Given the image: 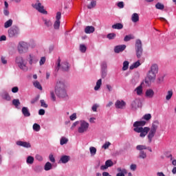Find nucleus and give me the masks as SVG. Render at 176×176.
<instances>
[{"instance_id": "1", "label": "nucleus", "mask_w": 176, "mask_h": 176, "mask_svg": "<svg viewBox=\"0 0 176 176\" xmlns=\"http://www.w3.org/2000/svg\"><path fill=\"white\" fill-rule=\"evenodd\" d=\"M146 124V121H136L133 123V131L135 133H140V137L141 138H145V136L148 134L147 138L148 140V142H152V140L153 137H155V134H156V131H157V129H159V121L155 120L152 123L151 127H143Z\"/></svg>"}, {"instance_id": "2", "label": "nucleus", "mask_w": 176, "mask_h": 176, "mask_svg": "<svg viewBox=\"0 0 176 176\" xmlns=\"http://www.w3.org/2000/svg\"><path fill=\"white\" fill-rule=\"evenodd\" d=\"M54 90L55 94L58 98H67L68 97L67 86H65L64 81L58 80L56 82Z\"/></svg>"}, {"instance_id": "3", "label": "nucleus", "mask_w": 176, "mask_h": 176, "mask_svg": "<svg viewBox=\"0 0 176 176\" xmlns=\"http://www.w3.org/2000/svg\"><path fill=\"white\" fill-rule=\"evenodd\" d=\"M157 72H159V67L157 65H152L146 74L145 80L146 85L151 86V85L156 80V75H157Z\"/></svg>"}, {"instance_id": "4", "label": "nucleus", "mask_w": 176, "mask_h": 176, "mask_svg": "<svg viewBox=\"0 0 176 176\" xmlns=\"http://www.w3.org/2000/svg\"><path fill=\"white\" fill-rule=\"evenodd\" d=\"M15 64L24 72L28 71V66H27V62L24 60V58L21 56H18L15 58Z\"/></svg>"}, {"instance_id": "5", "label": "nucleus", "mask_w": 176, "mask_h": 176, "mask_svg": "<svg viewBox=\"0 0 176 176\" xmlns=\"http://www.w3.org/2000/svg\"><path fill=\"white\" fill-rule=\"evenodd\" d=\"M31 44L25 41H20L17 45V51L19 54L28 53Z\"/></svg>"}, {"instance_id": "6", "label": "nucleus", "mask_w": 176, "mask_h": 176, "mask_svg": "<svg viewBox=\"0 0 176 176\" xmlns=\"http://www.w3.org/2000/svg\"><path fill=\"white\" fill-rule=\"evenodd\" d=\"M89 127H90V124H89V122L84 120H80V124L78 127V133H79V134H85V133H87Z\"/></svg>"}, {"instance_id": "7", "label": "nucleus", "mask_w": 176, "mask_h": 176, "mask_svg": "<svg viewBox=\"0 0 176 176\" xmlns=\"http://www.w3.org/2000/svg\"><path fill=\"white\" fill-rule=\"evenodd\" d=\"M135 49L138 58H141V57H142V53L144 52V50L142 49V41H141V40L137 39L135 41Z\"/></svg>"}, {"instance_id": "8", "label": "nucleus", "mask_w": 176, "mask_h": 176, "mask_svg": "<svg viewBox=\"0 0 176 176\" xmlns=\"http://www.w3.org/2000/svg\"><path fill=\"white\" fill-rule=\"evenodd\" d=\"M60 63L61 60L58 58L57 61V66L55 67L56 72H58L60 69L65 72H67L69 69V65L68 64V62H63L61 65Z\"/></svg>"}, {"instance_id": "9", "label": "nucleus", "mask_w": 176, "mask_h": 176, "mask_svg": "<svg viewBox=\"0 0 176 176\" xmlns=\"http://www.w3.org/2000/svg\"><path fill=\"white\" fill-rule=\"evenodd\" d=\"M20 34V29L16 26L10 28L8 30V36L10 38H17Z\"/></svg>"}, {"instance_id": "10", "label": "nucleus", "mask_w": 176, "mask_h": 176, "mask_svg": "<svg viewBox=\"0 0 176 176\" xmlns=\"http://www.w3.org/2000/svg\"><path fill=\"white\" fill-rule=\"evenodd\" d=\"M26 61H28L30 65H34V64H36V63L39 61V59L35 54L30 53L26 56Z\"/></svg>"}, {"instance_id": "11", "label": "nucleus", "mask_w": 176, "mask_h": 176, "mask_svg": "<svg viewBox=\"0 0 176 176\" xmlns=\"http://www.w3.org/2000/svg\"><path fill=\"white\" fill-rule=\"evenodd\" d=\"M32 8L34 9H36V10H38L40 13H43V14H47V11L45 10V7L42 6V3H36L32 4Z\"/></svg>"}, {"instance_id": "12", "label": "nucleus", "mask_w": 176, "mask_h": 176, "mask_svg": "<svg viewBox=\"0 0 176 176\" xmlns=\"http://www.w3.org/2000/svg\"><path fill=\"white\" fill-rule=\"evenodd\" d=\"M61 19V12H58L56 13V21L54 23V30H59L60 29V20Z\"/></svg>"}, {"instance_id": "13", "label": "nucleus", "mask_w": 176, "mask_h": 176, "mask_svg": "<svg viewBox=\"0 0 176 176\" xmlns=\"http://www.w3.org/2000/svg\"><path fill=\"white\" fill-rule=\"evenodd\" d=\"M115 107L117 109H123L126 107V102L124 100H117L115 103Z\"/></svg>"}, {"instance_id": "14", "label": "nucleus", "mask_w": 176, "mask_h": 176, "mask_svg": "<svg viewBox=\"0 0 176 176\" xmlns=\"http://www.w3.org/2000/svg\"><path fill=\"white\" fill-rule=\"evenodd\" d=\"M1 98L5 101H11L12 97L9 95V93L6 91H3L0 94Z\"/></svg>"}, {"instance_id": "15", "label": "nucleus", "mask_w": 176, "mask_h": 176, "mask_svg": "<svg viewBox=\"0 0 176 176\" xmlns=\"http://www.w3.org/2000/svg\"><path fill=\"white\" fill-rule=\"evenodd\" d=\"M16 144L18 146H22L23 148H31V144L28 142L17 141Z\"/></svg>"}, {"instance_id": "16", "label": "nucleus", "mask_w": 176, "mask_h": 176, "mask_svg": "<svg viewBox=\"0 0 176 176\" xmlns=\"http://www.w3.org/2000/svg\"><path fill=\"white\" fill-rule=\"evenodd\" d=\"M140 104L141 101L140 100V99H135L133 101H132L131 107L132 109H137V108H140Z\"/></svg>"}, {"instance_id": "17", "label": "nucleus", "mask_w": 176, "mask_h": 176, "mask_svg": "<svg viewBox=\"0 0 176 176\" xmlns=\"http://www.w3.org/2000/svg\"><path fill=\"white\" fill-rule=\"evenodd\" d=\"M154 96H155V91H153V89H146L145 92V97H146V98H153Z\"/></svg>"}, {"instance_id": "18", "label": "nucleus", "mask_w": 176, "mask_h": 176, "mask_svg": "<svg viewBox=\"0 0 176 176\" xmlns=\"http://www.w3.org/2000/svg\"><path fill=\"white\" fill-rule=\"evenodd\" d=\"M126 49V45H117L114 47L115 53H120Z\"/></svg>"}, {"instance_id": "19", "label": "nucleus", "mask_w": 176, "mask_h": 176, "mask_svg": "<svg viewBox=\"0 0 176 176\" xmlns=\"http://www.w3.org/2000/svg\"><path fill=\"white\" fill-rule=\"evenodd\" d=\"M22 113L25 118H30L31 116V113H30V110L28 107H23L22 108Z\"/></svg>"}, {"instance_id": "20", "label": "nucleus", "mask_w": 176, "mask_h": 176, "mask_svg": "<svg viewBox=\"0 0 176 176\" xmlns=\"http://www.w3.org/2000/svg\"><path fill=\"white\" fill-rule=\"evenodd\" d=\"M96 31V28H94V26H87L85 28V34H93Z\"/></svg>"}, {"instance_id": "21", "label": "nucleus", "mask_w": 176, "mask_h": 176, "mask_svg": "<svg viewBox=\"0 0 176 176\" xmlns=\"http://www.w3.org/2000/svg\"><path fill=\"white\" fill-rule=\"evenodd\" d=\"M136 149L137 151H144L145 149H148V151H149L150 152H152V148H151V147H147L145 145H138L136 146Z\"/></svg>"}, {"instance_id": "22", "label": "nucleus", "mask_w": 176, "mask_h": 176, "mask_svg": "<svg viewBox=\"0 0 176 176\" xmlns=\"http://www.w3.org/2000/svg\"><path fill=\"white\" fill-rule=\"evenodd\" d=\"M68 162H69V156L63 155L60 157L59 163H63L64 164H65V163H68Z\"/></svg>"}, {"instance_id": "23", "label": "nucleus", "mask_w": 176, "mask_h": 176, "mask_svg": "<svg viewBox=\"0 0 176 176\" xmlns=\"http://www.w3.org/2000/svg\"><path fill=\"white\" fill-rule=\"evenodd\" d=\"M117 170L119 172L117 173L116 176H124V174H127V170L126 169H122V168H118Z\"/></svg>"}, {"instance_id": "24", "label": "nucleus", "mask_w": 176, "mask_h": 176, "mask_svg": "<svg viewBox=\"0 0 176 176\" xmlns=\"http://www.w3.org/2000/svg\"><path fill=\"white\" fill-rule=\"evenodd\" d=\"M97 6V1L91 0V3L87 6V9H94Z\"/></svg>"}, {"instance_id": "25", "label": "nucleus", "mask_w": 176, "mask_h": 176, "mask_svg": "<svg viewBox=\"0 0 176 176\" xmlns=\"http://www.w3.org/2000/svg\"><path fill=\"white\" fill-rule=\"evenodd\" d=\"M131 21L133 23H138V21H140V16H138V14L133 13L131 16Z\"/></svg>"}, {"instance_id": "26", "label": "nucleus", "mask_w": 176, "mask_h": 176, "mask_svg": "<svg viewBox=\"0 0 176 176\" xmlns=\"http://www.w3.org/2000/svg\"><path fill=\"white\" fill-rule=\"evenodd\" d=\"M101 85H102V79L98 80V81L96 82V85L94 87L95 91H98V90H100L101 87Z\"/></svg>"}, {"instance_id": "27", "label": "nucleus", "mask_w": 176, "mask_h": 176, "mask_svg": "<svg viewBox=\"0 0 176 176\" xmlns=\"http://www.w3.org/2000/svg\"><path fill=\"white\" fill-rule=\"evenodd\" d=\"M135 91L136 92L138 96H142V93H143L142 86L140 85L138 87H136L135 89Z\"/></svg>"}, {"instance_id": "28", "label": "nucleus", "mask_w": 176, "mask_h": 176, "mask_svg": "<svg viewBox=\"0 0 176 176\" xmlns=\"http://www.w3.org/2000/svg\"><path fill=\"white\" fill-rule=\"evenodd\" d=\"M20 100L19 99H14L12 100V105H14L15 106V108H16V109H20Z\"/></svg>"}, {"instance_id": "29", "label": "nucleus", "mask_w": 176, "mask_h": 176, "mask_svg": "<svg viewBox=\"0 0 176 176\" xmlns=\"http://www.w3.org/2000/svg\"><path fill=\"white\" fill-rule=\"evenodd\" d=\"M113 30H122L123 29V24L122 23H116L112 25Z\"/></svg>"}, {"instance_id": "30", "label": "nucleus", "mask_w": 176, "mask_h": 176, "mask_svg": "<svg viewBox=\"0 0 176 176\" xmlns=\"http://www.w3.org/2000/svg\"><path fill=\"white\" fill-rule=\"evenodd\" d=\"M33 170L35 171V173H41L43 170V168L42 166L36 165L33 167Z\"/></svg>"}, {"instance_id": "31", "label": "nucleus", "mask_w": 176, "mask_h": 176, "mask_svg": "<svg viewBox=\"0 0 176 176\" xmlns=\"http://www.w3.org/2000/svg\"><path fill=\"white\" fill-rule=\"evenodd\" d=\"M141 65V63H140V60H138L135 63H133L131 66H130V69H134V68H138Z\"/></svg>"}, {"instance_id": "32", "label": "nucleus", "mask_w": 176, "mask_h": 176, "mask_svg": "<svg viewBox=\"0 0 176 176\" xmlns=\"http://www.w3.org/2000/svg\"><path fill=\"white\" fill-rule=\"evenodd\" d=\"M13 24V20L9 19L4 23V28H9V27H12Z\"/></svg>"}, {"instance_id": "33", "label": "nucleus", "mask_w": 176, "mask_h": 176, "mask_svg": "<svg viewBox=\"0 0 176 176\" xmlns=\"http://www.w3.org/2000/svg\"><path fill=\"white\" fill-rule=\"evenodd\" d=\"M43 22L45 25H46V27H47L48 28L53 25V23H52V21L49 19H43Z\"/></svg>"}, {"instance_id": "34", "label": "nucleus", "mask_w": 176, "mask_h": 176, "mask_svg": "<svg viewBox=\"0 0 176 176\" xmlns=\"http://www.w3.org/2000/svg\"><path fill=\"white\" fill-rule=\"evenodd\" d=\"M33 85L34 86V87H36V89H38V90H42V85H41V83L38 80L33 82Z\"/></svg>"}, {"instance_id": "35", "label": "nucleus", "mask_w": 176, "mask_h": 176, "mask_svg": "<svg viewBox=\"0 0 176 176\" xmlns=\"http://www.w3.org/2000/svg\"><path fill=\"white\" fill-rule=\"evenodd\" d=\"M52 164L48 162H47V163L45 164V166H44V170H45V171H49V170H52Z\"/></svg>"}, {"instance_id": "36", "label": "nucleus", "mask_w": 176, "mask_h": 176, "mask_svg": "<svg viewBox=\"0 0 176 176\" xmlns=\"http://www.w3.org/2000/svg\"><path fill=\"white\" fill-rule=\"evenodd\" d=\"M171 97H173V90H169L167 92V95L166 96V100L170 101V100H171Z\"/></svg>"}, {"instance_id": "37", "label": "nucleus", "mask_w": 176, "mask_h": 176, "mask_svg": "<svg viewBox=\"0 0 176 176\" xmlns=\"http://www.w3.org/2000/svg\"><path fill=\"white\" fill-rule=\"evenodd\" d=\"M33 130L34 131H41V125H39L37 123H34L33 124Z\"/></svg>"}, {"instance_id": "38", "label": "nucleus", "mask_w": 176, "mask_h": 176, "mask_svg": "<svg viewBox=\"0 0 176 176\" xmlns=\"http://www.w3.org/2000/svg\"><path fill=\"white\" fill-rule=\"evenodd\" d=\"M156 9H158V10H163L164 9V5L162 3H157L155 4Z\"/></svg>"}, {"instance_id": "39", "label": "nucleus", "mask_w": 176, "mask_h": 176, "mask_svg": "<svg viewBox=\"0 0 176 176\" xmlns=\"http://www.w3.org/2000/svg\"><path fill=\"white\" fill-rule=\"evenodd\" d=\"M129 69V61L125 60L123 63L122 71H127Z\"/></svg>"}, {"instance_id": "40", "label": "nucleus", "mask_w": 176, "mask_h": 176, "mask_svg": "<svg viewBox=\"0 0 176 176\" xmlns=\"http://www.w3.org/2000/svg\"><path fill=\"white\" fill-rule=\"evenodd\" d=\"M26 162L28 163V164H32L34 163V157L28 156L26 160Z\"/></svg>"}, {"instance_id": "41", "label": "nucleus", "mask_w": 176, "mask_h": 176, "mask_svg": "<svg viewBox=\"0 0 176 176\" xmlns=\"http://www.w3.org/2000/svg\"><path fill=\"white\" fill-rule=\"evenodd\" d=\"M111 145V142H105L104 144L102 146V149H108Z\"/></svg>"}, {"instance_id": "42", "label": "nucleus", "mask_w": 176, "mask_h": 176, "mask_svg": "<svg viewBox=\"0 0 176 176\" xmlns=\"http://www.w3.org/2000/svg\"><path fill=\"white\" fill-rule=\"evenodd\" d=\"M107 38L109 40L115 39V38H116V34L109 33L107 34Z\"/></svg>"}, {"instance_id": "43", "label": "nucleus", "mask_w": 176, "mask_h": 176, "mask_svg": "<svg viewBox=\"0 0 176 176\" xmlns=\"http://www.w3.org/2000/svg\"><path fill=\"white\" fill-rule=\"evenodd\" d=\"M86 50H87V47H86V45L83 44L80 45V52H81V53H86Z\"/></svg>"}, {"instance_id": "44", "label": "nucleus", "mask_w": 176, "mask_h": 176, "mask_svg": "<svg viewBox=\"0 0 176 176\" xmlns=\"http://www.w3.org/2000/svg\"><path fill=\"white\" fill-rule=\"evenodd\" d=\"M89 152L91 155H96V153H97V148H96L94 146H91L89 148Z\"/></svg>"}, {"instance_id": "45", "label": "nucleus", "mask_w": 176, "mask_h": 176, "mask_svg": "<svg viewBox=\"0 0 176 176\" xmlns=\"http://www.w3.org/2000/svg\"><path fill=\"white\" fill-rule=\"evenodd\" d=\"M131 39H134V37H133V36H131V34L126 35L124 38V42H129V41H131Z\"/></svg>"}, {"instance_id": "46", "label": "nucleus", "mask_w": 176, "mask_h": 176, "mask_svg": "<svg viewBox=\"0 0 176 176\" xmlns=\"http://www.w3.org/2000/svg\"><path fill=\"white\" fill-rule=\"evenodd\" d=\"M50 98L52 101H56V94H54V91H50Z\"/></svg>"}, {"instance_id": "47", "label": "nucleus", "mask_w": 176, "mask_h": 176, "mask_svg": "<svg viewBox=\"0 0 176 176\" xmlns=\"http://www.w3.org/2000/svg\"><path fill=\"white\" fill-rule=\"evenodd\" d=\"M143 119H144V120H151V119H152V116L151 115V113L145 114V115L143 116Z\"/></svg>"}, {"instance_id": "48", "label": "nucleus", "mask_w": 176, "mask_h": 176, "mask_svg": "<svg viewBox=\"0 0 176 176\" xmlns=\"http://www.w3.org/2000/svg\"><path fill=\"white\" fill-rule=\"evenodd\" d=\"M105 164L108 166V167H112V166H113V162H112V160H108L105 162Z\"/></svg>"}, {"instance_id": "49", "label": "nucleus", "mask_w": 176, "mask_h": 176, "mask_svg": "<svg viewBox=\"0 0 176 176\" xmlns=\"http://www.w3.org/2000/svg\"><path fill=\"white\" fill-rule=\"evenodd\" d=\"M107 62L104 61L101 64V70L107 71Z\"/></svg>"}, {"instance_id": "50", "label": "nucleus", "mask_w": 176, "mask_h": 176, "mask_svg": "<svg viewBox=\"0 0 176 176\" xmlns=\"http://www.w3.org/2000/svg\"><path fill=\"white\" fill-rule=\"evenodd\" d=\"M68 142V140L66 138H62L60 139V145H65Z\"/></svg>"}, {"instance_id": "51", "label": "nucleus", "mask_w": 176, "mask_h": 176, "mask_svg": "<svg viewBox=\"0 0 176 176\" xmlns=\"http://www.w3.org/2000/svg\"><path fill=\"white\" fill-rule=\"evenodd\" d=\"M40 102L43 108H47L48 105L46 104V102H45V100H41Z\"/></svg>"}, {"instance_id": "52", "label": "nucleus", "mask_w": 176, "mask_h": 176, "mask_svg": "<svg viewBox=\"0 0 176 176\" xmlns=\"http://www.w3.org/2000/svg\"><path fill=\"white\" fill-rule=\"evenodd\" d=\"M45 63H46V58L45 56H43L41 58V59L39 60V64H40V65H43V64H45Z\"/></svg>"}, {"instance_id": "53", "label": "nucleus", "mask_w": 176, "mask_h": 176, "mask_svg": "<svg viewBox=\"0 0 176 176\" xmlns=\"http://www.w3.org/2000/svg\"><path fill=\"white\" fill-rule=\"evenodd\" d=\"M117 6H118L120 9H123V8H124V3L123 1H120L118 3Z\"/></svg>"}, {"instance_id": "54", "label": "nucleus", "mask_w": 176, "mask_h": 176, "mask_svg": "<svg viewBox=\"0 0 176 176\" xmlns=\"http://www.w3.org/2000/svg\"><path fill=\"white\" fill-rule=\"evenodd\" d=\"M80 121H76L75 122L73 123V124L71 126V130H74V128L76 127V126H79Z\"/></svg>"}, {"instance_id": "55", "label": "nucleus", "mask_w": 176, "mask_h": 176, "mask_svg": "<svg viewBox=\"0 0 176 176\" xmlns=\"http://www.w3.org/2000/svg\"><path fill=\"white\" fill-rule=\"evenodd\" d=\"M39 100V95L36 96L34 98L32 99L31 104H35Z\"/></svg>"}, {"instance_id": "56", "label": "nucleus", "mask_w": 176, "mask_h": 176, "mask_svg": "<svg viewBox=\"0 0 176 176\" xmlns=\"http://www.w3.org/2000/svg\"><path fill=\"white\" fill-rule=\"evenodd\" d=\"M130 169L132 171H135L137 170V165L135 164H132L130 166Z\"/></svg>"}, {"instance_id": "57", "label": "nucleus", "mask_w": 176, "mask_h": 176, "mask_svg": "<svg viewBox=\"0 0 176 176\" xmlns=\"http://www.w3.org/2000/svg\"><path fill=\"white\" fill-rule=\"evenodd\" d=\"M70 120H76V113H74L69 116Z\"/></svg>"}, {"instance_id": "58", "label": "nucleus", "mask_w": 176, "mask_h": 176, "mask_svg": "<svg viewBox=\"0 0 176 176\" xmlns=\"http://www.w3.org/2000/svg\"><path fill=\"white\" fill-rule=\"evenodd\" d=\"M97 108H98V104H94L91 107L93 112H97Z\"/></svg>"}, {"instance_id": "59", "label": "nucleus", "mask_w": 176, "mask_h": 176, "mask_svg": "<svg viewBox=\"0 0 176 176\" xmlns=\"http://www.w3.org/2000/svg\"><path fill=\"white\" fill-rule=\"evenodd\" d=\"M1 60L2 64H4V65L8 64V60H6L5 56H1Z\"/></svg>"}, {"instance_id": "60", "label": "nucleus", "mask_w": 176, "mask_h": 176, "mask_svg": "<svg viewBox=\"0 0 176 176\" xmlns=\"http://www.w3.org/2000/svg\"><path fill=\"white\" fill-rule=\"evenodd\" d=\"M101 72H102V79H104V78H107V70H101Z\"/></svg>"}, {"instance_id": "61", "label": "nucleus", "mask_w": 176, "mask_h": 176, "mask_svg": "<svg viewBox=\"0 0 176 176\" xmlns=\"http://www.w3.org/2000/svg\"><path fill=\"white\" fill-rule=\"evenodd\" d=\"M36 160H38V162H42L43 160V157H42V155H36Z\"/></svg>"}, {"instance_id": "62", "label": "nucleus", "mask_w": 176, "mask_h": 176, "mask_svg": "<svg viewBox=\"0 0 176 176\" xmlns=\"http://www.w3.org/2000/svg\"><path fill=\"white\" fill-rule=\"evenodd\" d=\"M19 91V87H14L12 88V93H17Z\"/></svg>"}, {"instance_id": "63", "label": "nucleus", "mask_w": 176, "mask_h": 176, "mask_svg": "<svg viewBox=\"0 0 176 176\" xmlns=\"http://www.w3.org/2000/svg\"><path fill=\"white\" fill-rule=\"evenodd\" d=\"M38 115H40V116H43V115H45V109H40V110L38 111Z\"/></svg>"}, {"instance_id": "64", "label": "nucleus", "mask_w": 176, "mask_h": 176, "mask_svg": "<svg viewBox=\"0 0 176 176\" xmlns=\"http://www.w3.org/2000/svg\"><path fill=\"white\" fill-rule=\"evenodd\" d=\"M3 14L5 16H8L9 14V10H8V8H4V10H3Z\"/></svg>"}]
</instances>
